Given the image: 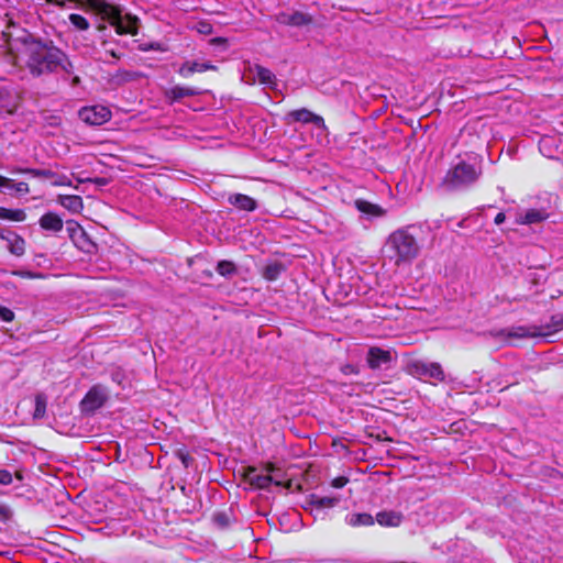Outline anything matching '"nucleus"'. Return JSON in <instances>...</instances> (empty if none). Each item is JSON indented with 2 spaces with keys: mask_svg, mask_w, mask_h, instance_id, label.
Wrapping results in <instances>:
<instances>
[{
  "mask_svg": "<svg viewBox=\"0 0 563 563\" xmlns=\"http://www.w3.org/2000/svg\"><path fill=\"white\" fill-rule=\"evenodd\" d=\"M53 5L66 8L74 3L80 8H89L101 14L114 27L118 35H136L139 33V18L131 14L122 15L121 9L108 3L106 0H48Z\"/></svg>",
  "mask_w": 563,
  "mask_h": 563,
  "instance_id": "1",
  "label": "nucleus"
},
{
  "mask_svg": "<svg viewBox=\"0 0 563 563\" xmlns=\"http://www.w3.org/2000/svg\"><path fill=\"white\" fill-rule=\"evenodd\" d=\"M384 252L396 266L410 264L420 253L417 239L407 230L398 229L389 234Z\"/></svg>",
  "mask_w": 563,
  "mask_h": 563,
  "instance_id": "2",
  "label": "nucleus"
},
{
  "mask_svg": "<svg viewBox=\"0 0 563 563\" xmlns=\"http://www.w3.org/2000/svg\"><path fill=\"white\" fill-rule=\"evenodd\" d=\"M29 51L27 67L35 76L56 71L63 59V52L58 47L42 42H33Z\"/></svg>",
  "mask_w": 563,
  "mask_h": 563,
  "instance_id": "3",
  "label": "nucleus"
},
{
  "mask_svg": "<svg viewBox=\"0 0 563 563\" xmlns=\"http://www.w3.org/2000/svg\"><path fill=\"white\" fill-rule=\"evenodd\" d=\"M482 174L481 168L461 161L448 169L441 180V186L446 191H456L473 186Z\"/></svg>",
  "mask_w": 563,
  "mask_h": 563,
  "instance_id": "4",
  "label": "nucleus"
},
{
  "mask_svg": "<svg viewBox=\"0 0 563 563\" xmlns=\"http://www.w3.org/2000/svg\"><path fill=\"white\" fill-rule=\"evenodd\" d=\"M407 373L417 377H428L435 382L443 383L445 373L440 363H427L422 360H413L407 364Z\"/></svg>",
  "mask_w": 563,
  "mask_h": 563,
  "instance_id": "5",
  "label": "nucleus"
},
{
  "mask_svg": "<svg viewBox=\"0 0 563 563\" xmlns=\"http://www.w3.org/2000/svg\"><path fill=\"white\" fill-rule=\"evenodd\" d=\"M241 475L251 487L257 489H266L271 484H275L276 486H286L290 487L291 483L288 482L285 484L282 479H276L273 475L266 474H257V468L255 466H246L243 467Z\"/></svg>",
  "mask_w": 563,
  "mask_h": 563,
  "instance_id": "6",
  "label": "nucleus"
},
{
  "mask_svg": "<svg viewBox=\"0 0 563 563\" xmlns=\"http://www.w3.org/2000/svg\"><path fill=\"white\" fill-rule=\"evenodd\" d=\"M66 230L69 239L73 241L74 245L85 252L91 253L96 249V244L89 238L87 232L82 229V227L75 220H69L66 222Z\"/></svg>",
  "mask_w": 563,
  "mask_h": 563,
  "instance_id": "7",
  "label": "nucleus"
},
{
  "mask_svg": "<svg viewBox=\"0 0 563 563\" xmlns=\"http://www.w3.org/2000/svg\"><path fill=\"white\" fill-rule=\"evenodd\" d=\"M79 118L87 124L101 125L111 119V111L104 106L85 107L79 110Z\"/></svg>",
  "mask_w": 563,
  "mask_h": 563,
  "instance_id": "8",
  "label": "nucleus"
},
{
  "mask_svg": "<svg viewBox=\"0 0 563 563\" xmlns=\"http://www.w3.org/2000/svg\"><path fill=\"white\" fill-rule=\"evenodd\" d=\"M286 120L288 122H299L303 124L312 123L317 128L325 129L324 119L321 115L313 113L307 108L296 109L288 112L286 115Z\"/></svg>",
  "mask_w": 563,
  "mask_h": 563,
  "instance_id": "9",
  "label": "nucleus"
},
{
  "mask_svg": "<svg viewBox=\"0 0 563 563\" xmlns=\"http://www.w3.org/2000/svg\"><path fill=\"white\" fill-rule=\"evenodd\" d=\"M107 400L103 393L97 388H90L80 401V410L84 413H93L101 408Z\"/></svg>",
  "mask_w": 563,
  "mask_h": 563,
  "instance_id": "10",
  "label": "nucleus"
},
{
  "mask_svg": "<svg viewBox=\"0 0 563 563\" xmlns=\"http://www.w3.org/2000/svg\"><path fill=\"white\" fill-rule=\"evenodd\" d=\"M276 21L283 25L300 27L312 24L313 16L301 11L280 12L276 15Z\"/></svg>",
  "mask_w": 563,
  "mask_h": 563,
  "instance_id": "11",
  "label": "nucleus"
},
{
  "mask_svg": "<svg viewBox=\"0 0 563 563\" xmlns=\"http://www.w3.org/2000/svg\"><path fill=\"white\" fill-rule=\"evenodd\" d=\"M393 360L391 353L378 346H371L367 351L366 362L371 369H377L383 364H388Z\"/></svg>",
  "mask_w": 563,
  "mask_h": 563,
  "instance_id": "12",
  "label": "nucleus"
},
{
  "mask_svg": "<svg viewBox=\"0 0 563 563\" xmlns=\"http://www.w3.org/2000/svg\"><path fill=\"white\" fill-rule=\"evenodd\" d=\"M38 224L43 231L57 233L63 230V219L53 211L45 212L40 219Z\"/></svg>",
  "mask_w": 563,
  "mask_h": 563,
  "instance_id": "13",
  "label": "nucleus"
},
{
  "mask_svg": "<svg viewBox=\"0 0 563 563\" xmlns=\"http://www.w3.org/2000/svg\"><path fill=\"white\" fill-rule=\"evenodd\" d=\"M200 92L196 87L174 86L165 91V97L170 103H175L185 97H194Z\"/></svg>",
  "mask_w": 563,
  "mask_h": 563,
  "instance_id": "14",
  "label": "nucleus"
},
{
  "mask_svg": "<svg viewBox=\"0 0 563 563\" xmlns=\"http://www.w3.org/2000/svg\"><path fill=\"white\" fill-rule=\"evenodd\" d=\"M375 519L382 527L397 528L404 521V515L400 511L383 510L376 514Z\"/></svg>",
  "mask_w": 563,
  "mask_h": 563,
  "instance_id": "15",
  "label": "nucleus"
},
{
  "mask_svg": "<svg viewBox=\"0 0 563 563\" xmlns=\"http://www.w3.org/2000/svg\"><path fill=\"white\" fill-rule=\"evenodd\" d=\"M4 241H7L8 250L12 255L21 257L25 254L26 242L20 234L8 231Z\"/></svg>",
  "mask_w": 563,
  "mask_h": 563,
  "instance_id": "16",
  "label": "nucleus"
},
{
  "mask_svg": "<svg viewBox=\"0 0 563 563\" xmlns=\"http://www.w3.org/2000/svg\"><path fill=\"white\" fill-rule=\"evenodd\" d=\"M354 206L357 211L367 216L368 218H380L386 214V210L379 205L369 202L365 199H356L354 201Z\"/></svg>",
  "mask_w": 563,
  "mask_h": 563,
  "instance_id": "17",
  "label": "nucleus"
},
{
  "mask_svg": "<svg viewBox=\"0 0 563 563\" xmlns=\"http://www.w3.org/2000/svg\"><path fill=\"white\" fill-rule=\"evenodd\" d=\"M207 70H217V67L210 63L186 62L178 69V74L184 78H188L195 73Z\"/></svg>",
  "mask_w": 563,
  "mask_h": 563,
  "instance_id": "18",
  "label": "nucleus"
},
{
  "mask_svg": "<svg viewBox=\"0 0 563 563\" xmlns=\"http://www.w3.org/2000/svg\"><path fill=\"white\" fill-rule=\"evenodd\" d=\"M228 201L235 208L247 212L254 211L257 208L256 200L243 194L230 195Z\"/></svg>",
  "mask_w": 563,
  "mask_h": 563,
  "instance_id": "19",
  "label": "nucleus"
},
{
  "mask_svg": "<svg viewBox=\"0 0 563 563\" xmlns=\"http://www.w3.org/2000/svg\"><path fill=\"white\" fill-rule=\"evenodd\" d=\"M286 272V265L278 261L267 262L261 271L262 277L267 282L277 280Z\"/></svg>",
  "mask_w": 563,
  "mask_h": 563,
  "instance_id": "20",
  "label": "nucleus"
},
{
  "mask_svg": "<svg viewBox=\"0 0 563 563\" xmlns=\"http://www.w3.org/2000/svg\"><path fill=\"white\" fill-rule=\"evenodd\" d=\"M0 188L7 189L5 194L11 195L14 191L16 196H24L30 192L29 184L25 181L14 183L13 179L0 175Z\"/></svg>",
  "mask_w": 563,
  "mask_h": 563,
  "instance_id": "21",
  "label": "nucleus"
},
{
  "mask_svg": "<svg viewBox=\"0 0 563 563\" xmlns=\"http://www.w3.org/2000/svg\"><path fill=\"white\" fill-rule=\"evenodd\" d=\"M58 202L73 213H78L84 208L82 198L78 195H59Z\"/></svg>",
  "mask_w": 563,
  "mask_h": 563,
  "instance_id": "22",
  "label": "nucleus"
},
{
  "mask_svg": "<svg viewBox=\"0 0 563 563\" xmlns=\"http://www.w3.org/2000/svg\"><path fill=\"white\" fill-rule=\"evenodd\" d=\"M338 503L339 498L336 497H321L317 494H311L308 497V504L317 510H321L324 508H333L334 506L338 505Z\"/></svg>",
  "mask_w": 563,
  "mask_h": 563,
  "instance_id": "23",
  "label": "nucleus"
},
{
  "mask_svg": "<svg viewBox=\"0 0 563 563\" xmlns=\"http://www.w3.org/2000/svg\"><path fill=\"white\" fill-rule=\"evenodd\" d=\"M254 71H255V74L257 76V79H258L260 84L269 86L271 88H274V87L277 86L276 76L268 68H266V67H264L262 65L256 64L254 66Z\"/></svg>",
  "mask_w": 563,
  "mask_h": 563,
  "instance_id": "24",
  "label": "nucleus"
},
{
  "mask_svg": "<svg viewBox=\"0 0 563 563\" xmlns=\"http://www.w3.org/2000/svg\"><path fill=\"white\" fill-rule=\"evenodd\" d=\"M542 336L554 334L563 330V312H558L551 316L550 322L541 325Z\"/></svg>",
  "mask_w": 563,
  "mask_h": 563,
  "instance_id": "25",
  "label": "nucleus"
},
{
  "mask_svg": "<svg viewBox=\"0 0 563 563\" xmlns=\"http://www.w3.org/2000/svg\"><path fill=\"white\" fill-rule=\"evenodd\" d=\"M0 219L12 222H23L26 219V213L24 209L0 207Z\"/></svg>",
  "mask_w": 563,
  "mask_h": 563,
  "instance_id": "26",
  "label": "nucleus"
},
{
  "mask_svg": "<svg viewBox=\"0 0 563 563\" xmlns=\"http://www.w3.org/2000/svg\"><path fill=\"white\" fill-rule=\"evenodd\" d=\"M140 77V74L136 71H131L126 69H118L111 77V82L115 86H121L125 82L133 81Z\"/></svg>",
  "mask_w": 563,
  "mask_h": 563,
  "instance_id": "27",
  "label": "nucleus"
},
{
  "mask_svg": "<svg viewBox=\"0 0 563 563\" xmlns=\"http://www.w3.org/2000/svg\"><path fill=\"white\" fill-rule=\"evenodd\" d=\"M13 174L31 175L37 178L53 179L56 175L49 169H37V168H21L15 167L12 169Z\"/></svg>",
  "mask_w": 563,
  "mask_h": 563,
  "instance_id": "28",
  "label": "nucleus"
},
{
  "mask_svg": "<svg viewBox=\"0 0 563 563\" xmlns=\"http://www.w3.org/2000/svg\"><path fill=\"white\" fill-rule=\"evenodd\" d=\"M212 521L219 529H227L231 526V523L233 521L232 511L231 510L217 511L212 516Z\"/></svg>",
  "mask_w": 563,
  "mask_h": 563,
  "instance_id": "29",
  "label": "nucleus"
},
{
  "mask_svg": "<svg viewBox=\"0 0 563 563\" xmlns=\"http://www.w3.org/2000/svg\"><path fill=\"white\" fill-rule=\"evenodd\" d=\"M35 408L33 412L34 419H42L46 415V408H47V397L43 393H38L35 395Z\"/></svg>",
  "mask_w": 563,
  "mask_h": 563,
  "instance_id": "30",
  "label": "nucleus"
},
{
  "mask_svg": "<svg viewBox=\"0 0 563 563\" xmlns=\"http://www.w3.org/2000/svg\"><path fill=\"white\" fill-rule=\"evenodd\" d=\"M216 271L223 277H231L238 273V267L234 262L222 260L218 262Z\"/></svg>",
  "mask_w": 563,
  "mask_h": 563,
  "instance_id": "31",
  "label": "nucleus"
},
{
  "mask_svg": "<svg viewBox=\"0 0 563 563\" xmlns=\"http://www.w3.org/2000/svg\"><path fill=\"white\" fill-rule=\"evenodd\" d=\"M514 335L518 338L542 336L541 325L517 327L514 330Z\"/></svg>",
  "mask_w": 563,
  "mask_h": 563,
  "instance_id": "32",
  "label": "nucleus"
},
{
  "mask_svg": "<svg viewBox=\"0 0 563 563\" xmlns=\"http://www.w3.org/2000/svg\"><path fill=\"white\" fill-rule=\"evenodd\" d=\"M375 519L371 514L367 512H360V514H353L350 519V525L352 527H360V526H373Z\"/></svg>",
  "mask_w": 563,
  "mask_h": 563,
  "instance_id": "33",
  "label": "nucleus"
},
{
  "mask_svg": "<svg viewBox=\"0 0 563 563\" xmlns=\"http://www.w3.org/2000/svg\"><path fill=\"white\" fill-rule=\"evenodd\" d=\"M547 217H548V214L540 210L530 209L525 213V216L521 220V223H523V224L539 223V222L545 220Z\"/></svg>",
  "mask_w": 563,
  "mask_h": 563,
  "instance_id": "34",
  "label": "nucleus"
},
{
  "mask_svg": "<svg viewBox=\"0 0 563 563\" xmlns=\"http://www.w3.org/2000/svg\"><path fill=\"white\" fill-rule=\"evenodd\" d=\"M174 455L181 462L185 468H188L194 463V459L185 445L176 449Z\"/></svg>",
  "mask_w": 563,
  "mask_h": 563,
  "instance_id": "35",
  "label": "nucleus"
},
{
  "mask_svg": "<svg viewBox=\"0 0 563 563\" xmlns=\"http://www.w3.org/2000/svg\"><path fill=\"white\" fill-rule=\"evenodd\" d=\"M69 21L70 23L79 31H86L89 29V21L78 13H71L69 14Z\"/></svg>",
  "mask_w": 563,
  "mask_h": 563,
  "instance_id": "36",
  "label": "nucleus"
},
{
  "mask_svg": "<svg viewBox=\"0 0 563 563\" xmlns=\"http://www.w3.org/2000/svg\"><path fill=\"white\" fill-rule=\"evenodd\" d=\"M13 518V510L7 504H0V522L7 523Z\"/></svg>",
  "mask_w": 563,
  "mask_h": 563,
  "instance_id": "37",
  "label": "nucleus"
},
{
  "mask_svg": "<svg viewBox=\"0 0 563 563\" xmlns=\"http://www.w3.org/2000/svg\"><path fill=\"white\" fill-rule=\"evenodd\" d=\"M58 68L64 70L66 74H73L74 73V65L68 59L66 54L63 52V59L60 58V64L58 65Z\"/></svg>",
  "mask_w": 563,
  "mask_h": 563,
  "instance_id": "38",
  "label": "nucleus"
},
{
  "mask_svg": "<svg viewBox=\"0 0 563 563\" xmlns=\"http://www.w3.org/2000/svg\"><path fill=\"white\" fill-rule=\"evenodd\" d=\"M0 319L4 322H11L14 320V312L4 306H0Z\"/></svg>",
  "mask_w": 563,
  "mask_h": 563,
  "instance_id": "39",
  "label": "nucleus"
},
{
  "mask_svg": "<svg viewBox=\"0 0 563 563\" xmlns=\"http://www.w3.org/2000/svg\"><path fill=\"white\" fill-rule=\"evenodd\" d=\"M341 373L344 375H357L360 373V368L354 364H344L341 366Z\"/></svg>",
  "mask_w": 563,
  "mask_h": 563,
  "instance_id": "40",
  "label": "nucleus"
},
{
  "mask_svg": "<svg viewBox=\"0 0 563 563\" xmlns=\"http://www.w3.org/2000/svg\"><path fill=\"white\" fill-rule=\"evenodd\" d=\"M368 435L379 442H382V441L391 442L393 441V439L389 438L387 435V432L384 430H377V432H369Z\"/></svg>",
  "mask_w": 563,
  "mask_h": 563,
  "instance_id": "41",
  "label": "nucleus"
},
{
  "mask_svg": "<svg viewBox=\"0 0 563 563\" xmlns=\"http://www.w3.org/2000/svg\"><path fill=\"white\" fill-rule=\"evenodd\" d=\"M349 483V478L346 476H338L331 481V486L333 488H343Z\"/></svg>",
  "mask_w": 563,
  "mask_h": 563,
  "instance_id": "42",
  "label": "nucleus"
},
{
  "mask_svg": "<svg viewBox=\"0 0 563 563\" xmlns=\"http://www.w3.org/2000/svg\"><path fill=\"white\" fill-rule=\"evenodd\" d=\"M12 483V474L8 470H0V485H10Z\"/></svg>",
  "mask_w": 563,
  "mask_h": 563,
  "instance_id": "43",
  "label": "nucleus"
},
{
  "mask_svg": "<svg viewBox=\"0 0 563 563\" xmlns=\"http://www.w3.org/2000/svg\"><path fill=\"white\" fill-rule=\"evenodd\" d=\"M263 468L269 474L272 475L273 473L275 472H280V470L273 463V462H266L264 465H263Z\"/></svg>",
  "mask_w": 563,
  "mask_h": 563,
  "instance_id": "44",
  "label": "nucleus"
},
{
  "mask_svg": "<svg viewBox=\"0 0 563 563\" xmlns=\"http://www.w3.org/2000/svg\"><path fill=\"white\" fill-rule=\"evenodd\" d=\"M506 220V216L504 212H498L494 219L495 224L499 225L504 223Z\"/></svg>",
  "mask_w": 563,
  "mask_h": 563,
  "instance_id": "45",
  "label": "nucleus"
},
{
  "mask_svg": "<svg viewBox=\"0 0 563 563\" xmlns=\"http://www.w3.org/2000/svg\"><path fill=\"white\" fill-rule=\"evenodd\" d=\"M14 275H18V276H21V277H29V278H34L35 275L30 273V272H16L14 273Z\"/></svg>",
  "mask_w": 563,
  "mask_h": 563,
  "instance_id": "46",
  "label": "nucleus"
},
{
  "mask_svg": "<svg viewBox=\"0 0 563 563\" xmlns=\"http://www.w3.org/2000/svg\"><path fill=\"white\" fill-rule=\"evenodd\" d=\"M107 54H109L110 56H112L113 58H117L119 59L121 57L120 54H118L113 49H110V51H107Z\"/></svg>",
  "mask_w": 563,
  "mask_h": 563,
  "instance_id": "47",
  "label": "nucleus"
},
{
  "mask_svg": "<svg viewBox=\"0 0 563 563\" xmlns=\"http://www.w3.org/2000/svg\"><path fill=\"white\" fill-rule=\"evenodd\" d=\"M93 181L96 184H98V185H106L107 184L106 178H100V177L96 178Z\"/></svg>",
  "mask_w": 563,
  "mask_h": 563,
  "instance_id": "48",
  "label": "nucleus"
},
{
  "mask_svg": "<svg viewBox=\"0 0 563 563\" xmlns=\"http://www.w3.org/2000/svg\"><path fill=\"white\" fill-rule=\"evenodd\" d=\"M79 82H80L79 76H74L71 79V85L77 86V85H79Z\"/></svg>",
  "mask_w": 563,
  "mask_h": 563,
  "instance_id": "49",
  "label": "nucleus"
},
{
  "mask_svg": "<svg viewBox=\"0 0 563 563\" xmlns=\"http://www.w3.org/2000/svg\"><path fill=\"white\" fill-rule=\"evenodd\" d=\"M8 231H9V230H4V229H1V228H0V239H1V240H5V234H7V232H8Z\"/></svg>",
  "mask_w": 563,
  "mask_h": 563,
  "instance_id": "50",
  "label": "nucleus"
},
{
  "mask_svg": "<svg viewBox=\"0 0 563 563\" xmlns=\"http://www.w3.org/2000/svg\"><path fill=\"white\" fill-rule=\"evenodd\" d=\"M97 30H98L99 32H103V31H106V30H107V26H106V24H99V25L97 26Z\"/></svg>",
  "mask_w": 563,
  "mask_h": 563,
  "instance_id": "51",
  "label": "nucleus"
},
{
  "mask_svg": "<svg viewBox=\"0 0 563 563\" xmlns=\"http://www.w3.org/2000/svg\"><path fill=\"white\" fill-rule=\"evenodd\" d=\"M53 185H55V186H64V185H66V183L54 180Z\"/></svg>",
  "mask_w": 563,
  "mask_h": 563,
  "instance_id": "52",
  "label": "nucleus"
},
{
  "mask_svg": "<svg viewBox=\"0 0 563 563\" xmlns=\"http://www.w3.org/2000/svg\"><path fill=\"white\" fill-rule=\"evenodd\" d=\"M213 41H214V42H218V43L227 42V40H225V38H223V37H217V38H214Z\"/></svg>",
  "mask_w": 563,
  "mask_h": 563,
  "instance_id": "53",
  "label": "nucleus"
},
{
  "mask_svg": "<svg viewBox=\"0 0 563 563\" xmlns=\"http://www.w3.org/2000/svg\"><path fill=\"white\" fill-rule=\"evenodd\" d=\"M15 475L18 478H20V479L22 478V476L19 473H16Z\"/></svg>",
  "mask_w": 563,
  "mask_h": 563,
  "instance_id": "54",
  "label": "nucleus"
},
{
  "mask_svg": "<svg viewBox=\"0 0 563 563\" xmlns=\"http://www.w3.org/2000/svg\"><path fill=\"white\" fill-rule=\"evenodd\" d=\"M47 3L52 4L48 0H45Z\"/></svg>",
  "mask_w": 563,
  "mask_h": 563,
  "instance_id": "55",
  "label": "nucleus"
}]
</instances>
